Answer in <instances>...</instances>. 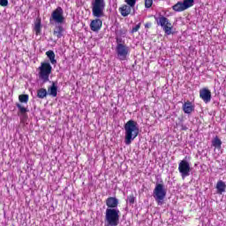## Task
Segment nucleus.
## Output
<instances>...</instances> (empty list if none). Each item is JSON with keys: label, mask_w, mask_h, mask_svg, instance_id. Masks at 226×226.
<instances>
[{"label": "nucleus", "mask_w": 226, "mask_h": 226, "mask_svg": "<svg viewBox=\"0 0 226 226\" xmlns=\"http://www.w3.org/2000/svg\"><path fill=\"white\" fill-rule=\"evenodd\" d=\"M16 107L19 109L18 116H19L21 119H26L27 117V112H29V109L22 106L20 103H16Z\"/></svg>", "instance_id": "13"}, {"label": "nucleus", "mask_w": 226, "mask_h": 226, "mask_svg": "<svg viewBox=\"0 0 226 226\" xmlns=\"http://www.w3.org/2000/svg\"><path fill=\"white\" fill-rule=\"evenodd\" d=\"M47 57L49 59L51 64H57V60H56V53L52 50L46 52Z\"/></svg>", "instance_id": "18"}, {"label": "nucleus", "mask_w": 226, "mask_h": 226, "mask_svg": "<svg viewBox=\"0 0 226 226\" xmlns=\"http://www.w3.org/2000/svg\"><path fill=\"white\" fill-rule=\"evenodd\" d=\"M48 94L49 96H53V98L57 96V86H56V83H53L52 86L48 88Z\"/></svg>", "instance_id": "19"}, {"label": "nucleus", "mask_w": 226, "mask_h": 226, "mask_svg": "<svg viewBox=\"0 0 226 226\" xmlns=\"http://www.w3.org/2000/svg\"><path fill=\"white\" fill-rule=\"evenodd\" d=\"M153 6V0H145V7L151 8Z\"/></svg>", "instance_id": "25"}, {"label": "nucleus", "mask_w": 226, "mask_h": 226, "mask_svg": "<svg viewBox=\"0 0 226 226\" xmlns=\"http://www.w3.org/2000/svg\"><path fill=\"white\" fill-rule=\"evenodd\" d=\"M140 29V23L132 27V33H137Z\"/></svg>", "instance_id": "26"}, {"label": "nucleus", "mask_w": 226, "mask_h": 226, "mask_svg": "<svg viewBox=\"0 0 226 226\" xmlns=\"http://www.w3.org/2000/svg\"><path fill=\"white\" fill-rule=\"evenodd\" d=\"M48 93H47V89L45 88H40L37 91V96L38 98H41V100H43V98H45L47 96Z\"/></svg>", "instance_id": "22"}, {"label": "nucleus", "mask_w": 226, "mask_h": 226, "mask_svg": "<svg viewBox=\"0 0 226 226\" xmlns=\"http://www.w3.org/2000/svg\"><path fill=\"white\" fill-rule=\"evenodd\" d=\"M128 201L130 204H133V202H135V198L133 196H130Z\"/></svg>", "instance_id": "29"}, {"label": "nucleus", "mask_w": 226, "mask_h": 226, "mask_svg": "<svg viewBox=\"0 0 226 226\" xmlns=\"http://www.w3.org/2000/svg\"><path fill=\"white\" fill-rule=\"evenodd\" d=\"M39 70V79L42 80V82H49L50 73H52V65L49 62L41 63V66L38 68Z\"/></svg>", "instance_id": "4"}, {"label": "nucleus", "mask_w": 226, "mask_h": 226, "mask_svg": "<svg viewBox=\"0 0 226 226\" xmlns=\"http://www.w3.org/2000/svg\"><path fill=\"white\" fill-rule=\"evenodd\" d=\"M64 34V27L61 26L60 24L56 25L55 27V30L53 32L54 36H56V38H63V34Z\"/></svg>", "instance_id": "15"}, {"label": "nucleus", "mask_w": 226, "mask_h": 226, "mask_svg": "<svg viewBox=\"0 0 226 226\" xmlns=\"http://www.w3.org/2000/svg\"><path fill=\"white\" fill-rule=\"evenodd\" d=\"M0 6H8V0H0Z\"/></svg>", "instance_id": "28"}, {"label": "nucleus", "mask_w": 226, "mask_h": 226, "mask_svg": "<svg viewBox=\"0 0 226 226\" xmlns=\"http://www.w3.org/2000/svg\"><path fill=\"white\" fill-rule=\"evenodd\" d=\"M50 20H53L55 24H64V11L62 7H56L51 13Z\"/></svg>", "instance_id": "9"}, {"label": "nucleus", "mask_w": 226, "mask_h": 226, "mask_svg": "<svg viewBox=\"0 0 226 226\" xmlns=\"http://www.w3.org/2000/svg\"><path fill=\"white\" fill-rule=\"evenodd\" d=\"M182 109L185 114H192L195 110V105L192 102L187 101L183 104Z\"/></svg>", "instance_id": "14"}, {"label": "nucleus", "mask_w": 226, "mask_h": 226, "mask_svg": "<svg viewBox=\"0 0 226 226\" xmlns=\"http://www.w3.org/2000/svg\"><path fill=\"white\" fill-rule=\"evenodd\" d=\"M157 25L161 26L162 27L165 34L168 36L172 34V23H170V20L167 19L165 16H160L158 19H155Z\"/></svg>", "instance_id": "7"}, {"label": "nucleus", "mask_w": 226, "mask_h": 226, "mask_svg": "<svg viewBox=\"0 0 226 226\" xmlns=\"http://www.w3.org/2000/svg\"><path fill=\"white\" fill-rule=\"evenodd\" d=\"M19 101L20 102V103H27V102H29V95L20 94L19 95Z\"/></svg>", "instance_id": "23"}, {"label": "nucleus", "mask_w": 226, "mask_h": 226, "mask_svg": "<svg viewBox=\"0 0 226 226\" xmlns=\"http://www.w3.org/2000/svg\"><path fill=\"white\" fill-rule=\"evenodd\" d=\"M183 130H186V128H183Z\"/></svg>", "instance_id": "31"}, {"label": "nucleus", "mask_w": 226, "mask_h": 226, "mask_svg": "<svg viewBox=\"0 0 226 226\" xmlns=\"http://www.w3.org/2000/svg\"><path fill=\"white\" fill-rule=\"evenodd\" d=\"M212 146H214V147H216V149H221L222 148V139H219L218 137H215L212 140Z\"/></svg>", "instance_id": "20"}, {"label": "nucleus", "mask_w": 226, "mask_h": 226, "mask_svg": "<svg viewBox=\"0 0 226 226\" xmlns=\"http://www.w3.org/2000/svg\"><path fill=\"white\" fill-rule=\"evenodd\" d=\"M122 17H128L132 13V7L130 5H124L119 8Z\"/></svg>", "instance_id": "16"}, {"label": "nucleus", "mask_w": 226, "mask_h": 226, "mask_svg": "<svg viewBox=\"0 0 226 226\" xmlns=\"http://www.w3.org/2000/svg\"><path fill=\"white\" fill-rule=\"evenodd\" d=\"M226 185L225 182L219 180L216 184L217 193L222 195L225 192Z\"/></svg>", "instance_id": "17"}, {"label": "nucleus", "mask_w": 226, "mask_h": 226, "mask_svg": "<svg viewBox=\"0 0 226 226\" xmlns=\"http://www.w3.org/2000/svg\"><path fill=\"white\" fill-rule=\"evenodd\" d=\"M121 218V211L118 208H107L105 212L104 225L117 226Z\"/></svg>", "instance_id": "3"}, {"label": "nucleus", "mask_w": 226, "mask_h": 226, "mask_svg": "<svg viewBox=\"0 0 226 226\" xmlns=\"http://www.w3.org/2000/svg\"><path fill=\"white\" fill-rule=\"evenodd\" d=\"M107 4L105 0H92L91 2V10L92 15L95 19L92 20L90 23V29L94 32L100 31L102 26H103V21L102 18L105 17V8Z\"/></svg>", "instance_id": "1"}, {"label": "nucleus", "mask_w": 226, "mask_h": 226, "mask_svg": "<svg viewBox=\"0 0 226 226\" xmlns=\"http://www.w3.org/2000/svg\"><path fill=\"white\" fill-rule=\"evenodd\" d=\"M167 197V191L162 184H157L154 189V199L157 202L158 206L163 204V200Z\"/></svg>", "instance_id": "6"}, {"label": "nucleus", "mask_w": 226, "mask_h": 226, "mask_svg": "<svg viewBox=\"0 0 226 226\" xmlns=\"http://www.w3.org/2000/svg\"><path fill=\"white\" fill-rule=\"evenodd\" d=\"M124 144L130 146L139 137V124L134 120H129L124 125Z\"/></svg>", "instance_id": "2"}, {"label": "nucleus", "mask_w": 226, "mask_h": 226, "mask_svg": "<svg viewBox=\"0 0 226 226\" xmlns=\"http://www.w3.org/2000/svg\"><path fill=\"white\" fill-rule=\"evenodd\" d=\"M195 4V0H184L183 2H177L175 5L172 6V10L174 11H185V10H188V8H192Z\"/></svg>", "instance_id": "10"}, {"label": "nucleus", "mask_w": 226, "mask_h": 226, "mask_svg": "<svg viewBox=\"0 0 226 226\" xmlns=\"http://www.w3.org/2000/svg\"><path fill=\"white\" fill-rule=\"evenodd\" d=\"M145 27H148V25H146Z\"/></svg>", "instance_id": "30"}, {"label": "nucleus", "mask_w": 226, "mask_h": 226, "mask_svg": "<svg viewBox=\"0 0 226 226\" xmlns=\"http://www.w3.org/2000/svg\"><path fill=\"white\" fill-rule=\"evenodd\" d=\"M200 98H201L205 103H209V102H211V91L207 88L200 89Z\"/></svg>", "instance_id": "11"}, {"label": "nucleus", "mask_w": 226, "mask_h": 226, "mask_svg": "<svg viewBox=\"0 0 226 226\" xmlns=\"http://www.w3.org/2000/svg\"><path fill=\"white\" fill-rule=\"evenodd\" d=\"M106 206L108 207V209H117L119 200L116 197H109L106 200Z\"/></svg>", "instance_id": "12"}, {"label": "nucleus", "mask_w": 226, "mask_h": 226, "mask_svg": "<svg viewBox=\"0 0 226 226\" xmlns=\"http://www.w3.org/2000/svg\"><path fill=\"white\" fill-rule=\"evenodd\" d=\"M116 54L118 61H127L132 49L126 44H118L116 46Z\"/></svg>", "instance_id": "5"}, {"label": "nucleus", "mask_w": 226, "mask_h": 226, "mask_svg": "<svg viewBox=\"0 0 226 226\" xmlns=\"http://www.w3.org/2000/svg\"><path fill=\"white\" fill-rule=\"evenodd\" d=\"M117 45H126V43H124V41H123V39L117 37Z\"/></svg>", "instance_id": "27"}, {"label": "nucleus", "mask_w": 226, "mask_h": 226, "mask_svg": "<svg viewBox=\"0 0 226 226\" xmlns=\"http://www.w3.org/2000/svg\"><path fill=\"white\" fill-rule=\"evenodd\" d=\"M34 29L36 34H39L40 33H41V20L37 19L35 21Z\"/></svg>", "instance_id": "21"}, {"label": "nucleus", "mask_w": 226, "mask_h": 226, "mask_svg": "<svg viewBox=\"0 0 226 226\" xmlns=\"http://www.w3.org/2000/svg\"><path fill=\"white\" fill-rule=\"evenodd\" d=\"M178 171L181 175L182 179H185L190 176V173L192 172V167L190 166V162L186 160H182L178 163Z\"/></svg>", "instance_id": "8"}, {"label": "nucleus", "mask_w": 226, "mask_h": 226, "mask_svg": "<svg viewBox=\"0 0 226 226\" xmlns=\"http://www.w3.org/2000/svg\"><path fill=\"white\" fill-rule=\"evenodd\" d=\"M126 4L131 8H134L135 4H137V0H125Z\"/></svg>", "instance_id": "24"}]
</instances>
